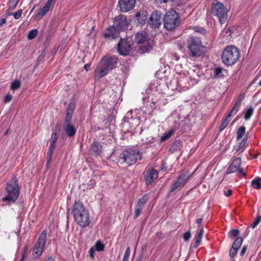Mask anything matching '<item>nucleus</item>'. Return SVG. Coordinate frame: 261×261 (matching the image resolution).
<instances>
[{"mask_svg":"<svg viewBox=\"0 0 261 261\" xmlns=\"http://www.w3.org/2000/svg\"><path fill=\"white\" fill-rule=\"evenodd\" d=\"M117 61L118 59L115 56L103 57L94 70V79L99 80L102 77L106 76L110 70L116 67Z\"/></svg>","mask_w":261,"mask_h":261,"instance_id":"1","label":"nucleus"},{"mask_svg":"<svg viewBox=\"0 0 261 261\" xmlns=\"http://www.w3.org/2000/svg\"><path fill=\"white\" fill-rule=\"evenodd\" d=\"M71 214L75 221L80 226L85 228L89 225L90 214L82 202L78 201L74 202Z\"/></svg>","mask_w":261,"mask_h":261,"instance_id":"2","label":"nucleus"},{"mask_svg":"<svg viewBox=\"0 0 261 261\" xmlns=\"http://www.w3.org/2000/svg\"><path fill=\"white\" fill-rule=\"evenodd\" d=\"M6 195L2 198L3 201L6 204H10L14 203L18 199L19 195V187L18 180L15 176H13L11 180L7 183Z\"/></svg>","mask_w":261,"mask_h":261,"instance_id":"3","label":"nucleus"},{"mask_svg":"<svg viewBox=\"0 0 261 261\" xmlns=\"http://www.w3.org/2000/svg\"><path fill=\"white\" fill-rule=\"evenodd\" d=\"M142 159V153L136 149H127L124 150L119 155L118 162L121 164L126 163L128 166L136 163Z\"/></svg>","mask_w":261,"mask_h":261,"instance_id":"4","label":"nucleus"},{"mask_svg":"<svg viewBox=\"0 0 261 261\" xmlns=\"http://www.w3.org/2000/svg\"><path fill=\"white\" fill-rule=\"evenodd\" d=\"M240 57V53L238 48L233 45H228L223 51L222 62L226 65H232L237 62Z\"/></svg>","mask_w":261,"mask_h":261,"instance_id":"5","label":"nucleus"},{"mask_svg":"<svg viewBox=\"0 0 261 261\" xmlns=\"http://www.w3.org/2000/svg\"><path fill=\"white\" fill-rule=\"evenodd\" d=\"M188 48L189 56L198 58L204 53V47L201 40L198 37H190L188 41Z\"/></svg>","mask_w":261,"mask_h":261,"instance_id":"6","label":"nucleus"},{"mask_svg":"<svg viewBox=\"0 0 261 261\" xmlns=\"http://www.w3.org/2000/svg\"><path fill=\"white\" fill-rule=\"evenodd\" d=\"M163 20L164 27L167 30L175 29L180 22V17L174 10L167 12L164 16Z\"/></svg>","mask_w":261,"mask_h":261,"instance_id":"7","label":"nucleus"},{"mask_svg":"<svg viewBox=\"0 0 261 261\" xmlns=\"http://www.w3.org/2000/svg\"><path fill=\"white\" fill-rule=\"evenodd\" d=\"M212 13L217 16L220 23L222 24L225 23L228 17V11L223 4L217 1H215L212 6Z\"/></svg>","mask_w":261,"mask_h":261,"instance_id":"8","label":"nucleus"},{"mask_svg":"<svg viewBox=\"0 0 261 261\" xmlns=\"http://www.w3.org/2000/svg\"><path fill=\"white\" fill-rule=\"evenodd\" d=\"M46 231L43 230L40 234L32 252V255L35 259L40 257L42 254L46 241Z\"/></svg>","mask_w":261,"mask_h":261,"instance_id":"9","label":"nucleus"},{"mask_svg":"<svg viewBox=\"0 0 261 261\" xmlns=\"http://www.w3.org/2000/svg\"><path fill=\"white\" fill-rule=\"evenodd\" d=\"M148 36L147 33L145 32H141L140 33H138L135 35V38L134 41L136 43L138 44H143L139 46V49L142 53L148 52L149 51L151 48H152L151 45L149 44L147 42L145 43V42L148 40Z\"/></svg>","mask_w":261,"mask_h":261,"instance_id":"10","label":"nucleus"},{"mask_svg":"<svg viewBox=\"0 0 261 261\" xmlns=\"http://www.w3.org/2000/svg\"><path fill=\"white\" fill-rule=\"evenodd\" d=\"M129 24V22L126 17L121 15L116 17L114 18L113 25L119 32L126 30Z\"/></svg>","mask_w":261,"mask_h":261,"instance_id":"11","label":"nucleus"},{"mask_svg":"<svg viewBox=\"0 0 261 261\" xmlns=\"http://www.w3.org/2000/svg\"><path fill=\"white\" fill-rule=\"evenodd\" d=\"M163 15L160 11H155L149 17L148 24L151 28H158L162 24Z\"/></svg>","mask_w":261,"mask_h":261,"instance_id":"12","label":"nucleus"},{"mask_svg":"<svg viewBox=\"0 0 261 261\" xmlns=\"http://www.w3.org/2000/svg\"><path fill=\"white\" fill-rule=\"evenodd\" d=\"M132 48L131 43L127 39H120L117 44V51L122 56L128 55Z\"/></svg>","mask_w":261,"mask_h":261,"instance_id":"13","label":"nucleus"},{"mask_svg":"<svg viewBox=\"0 0 261 261\" xmlns=\"http://www.w3.org/2000/svg\"><path fill=\"white\" fill-rule=\"evenodd\" d=\"M159 172L154 169L147 170L143 173L144 179L147 185H151L153 180L157 178Z\"/></svg>","mask_w":261,"mask_h":261,"instance_id":"14","label":"nucleus"},{"mask_svg":"<svg viewBox=\"0 0 261 261\" xmlns=\"http://www.w3.org/2000/svg\"><path fill=\"white\" fill-rule=\"evenodd\" d=\"M136 3V0H119L118 6L121 11L127 12L134 8Z\"/></svg>","mask_w":261,"mask_h":261,"instance_id":"15","label":"nucleus"},{"mask_svg":"<svg viewBox=\"0 0 261 261\" xmlns=\"http://www.w3.org/2000/svg\"><path fill=\"white\" fill-rule=\"evenodd\" d=\"M148 196L147 194L144 195L140 199H139L135 209L133 218L136 219L141 214L144 206L148 200Z\"/></svg>","mask_w":261,"mask_h":261,"instance_id":"16","label":"nucleus"},{"mask_svg":"<svg viewBox=\"0 0 261 261\" xmlns=\"http://www.w3.org/2000/svg\"><path fill=\"white\" fill-rule=\"evenodd\" d=\"M189 177L186 174H182L179 176L177 180L171 186L170 193L173 192L179 187L184 185L189 179Z\"/></svg>","mask_w":261,"mask_h":261,"instance_id":"17","label":"nucleus"},{"mask_svg":"<svg viewBox=\"0 0 261 261\" xmlns=\"http://www.w3.org/2000/svg\"><path fill=\"white\" fill-rule=\"evenodd\" d=\"M119 32L113 25L108 28L103 32L104 37L109 40H113L119 37Z\"/></svg>","mask_w":261,"mask_h":261,"instance_id":"18","label":"nucleus"},{"mask_svg":"<svg viewBox=\"0 0 261 261\" xmlns=\"http://www.w3.org/2000/svg\"><path fill=\"white\" fill-rule=\"evenodd\" d=\"M242 243L243 239L242 238L239 237L235 240L229 250V256L231 258H233L236 256L238 250L241 246Z\"/></svg>","mask_w":261,"mask_h":261,"instance_id":"19","label":"nucleus"},{"mask_svg":"<svg viewBox=\"0 0 261 261\" xmlns=\"http://www.w3.org/2000/svg\"><path fill=\"white\" fill-rule=\"evenodd\" d=\"M241 164V158H237L235 159L232 164L229 166L227 170L226 174H230L232 173H234L238 171L239 168L240 167Z\"/></svg>","mask_w":261,"mask_h":261,"instance_id":"20","label":"nucleus"},{"mask_svg":"<svg viewBox=\"0 0 261 261\" xmlns=\"http://www.w3.org/2000/svg\"><path fill=\"white\" fill-rule=\"evenodd\" d=\"M63 128L68 137H73L75 136L76 130L72 124H64Z\"/></svg>","mask_w":261,"mask_h":261,"instance_id":"21","label":"nucleus"},{"mask_svg":"<svg viewBox=\"0 0 261 261\" xmlns=\"http://www.w3.org/2000/svg\"><path fill=\"white\" fill-rule=\"evenodd\" d=\"M91 151L94 155H98L102 152V145L98 142H94L91 146Z\"/></svg>","mask_w":261,"mask_h":261,"instance_id":"22","label":"nucleus"},{"mask_svg":"<svg viewBox=\"0 0 261 261\" xmlns=\"http://www.w3.org/2000/svg\"><path fill=\"white\" fill-rule=\"evenodd\" d=\"M251 186L254 189H260L261 188V177H256L252 180Z\"/></svg>","mask_w":261,"mask_h":261,"instance_id":"23","label":"nucleus"},{"mask_svg":"<svg viewBox=\"0 0 261 261\" xmlns=\"http://www.w3.org/2000/svg\"><path fill=\"white\" fill-rule=\"evenodd\" d=\"M49 10V9L44 6L43 7L40 9L39 12L36 15V19L37 20H40L42 18V17L47 13V12Z\"/></svg>","mask_w":261,"mask_h":261,"instance_id":"24","label":"nucleus"},{"mask_svg":"<svg viewBox=\"0 0 261 261\" xmlns=\"http://www.w3.org/2000/svg\"><path fill=\"white\" fill-rule=\"evenodd\" d=\"M231 120V118L229 117H227L226 116L225 118H223L222 120L221 123L220 124V127H219V131L222 132L225 128L227 127V126L228 125L230 121Z\"/></svg>","mask_w":261,"mask_h":261,"instance_id":"25","label":"nucleus"},{"mask_svg":"<svg viewBox=\"0 0 261 261\" xmlns=\"http://www.w3.org/2000/svg\"><path fill=\"white\" fill-rule=\"evenodd\" d=\"M175 130L174 129H171L167 132H165L163 136L161 138V141L162 142L166 141L170 138L172 135L174 134Z\"/></svg>","mask_w":261,"mask_h":261,"instance_id":"26","label":"nucleus"},{"mask_svg":"<svg viewBox=\"0 0 261 261\" xmlns=\"http://www.w3.org/2000/svg\"><path fill=\"white\" fill-rule=\"evenodd\" d=\"M247 141V137H246L243 138L241 141L238 143V145L234 146V148L236 151H239L242 149H244L245 144Z\"/></svg>","mask_w":261,"mask_h":261,"instance_id":"27","label":"nucleus"},{"mask_svg":"<svg viewBox=\"0 0 261 261\" xmlns=\"http://www.w3.org/2000/svg\"><path fill=\"white\" fill-rule=\"evenodd\" d=\"M246 128L244 126L240 127L237 133V139L238 140L241 139L245 135Z\"/></svg>","mask_w":261,"mask_h":261,"instance_id":"28","label":"nucleus"},{"mask_svg":"<svg viewBox=\"0 0 261 261\" xmlns=\"http://www.w3.org/2000/svg\"><path fill=\"white\" fill-rule=\"evenodd\" d=\"M254 109L252 106H250L247 110L245 111L244 119L246 120H249L253 113Z\"/></svg>","mask_w":261,"mask_h":261,"instance_id":"29","label":"nucleus"},{"mask_svg":"<svg viewBox=\"0 0 261 261\" xmlns=\"http://www.w3.org/2000/svg\"><path fill=\"white\" fill-rule=\"evenodd\" d=\"M182 146V142L180 140H176L171 145V149L174 150H179L181 146Z\"/></svg>","mask_w":261,"mask_h":261,"instance_id":"30","label":"nucleus"},{"mask_svg":"<svg viewBox=\"0 0 261 261\" xmlns=\"http://www.w3.org/2000/svg\"><path fill=\"white\" fill-rule=\"evenodd\" d=\"M94 248L97 251H101L105 249V245L101 242V241L98 240L96 242Z\"/></svg>","mask_w":261,"mask_h":261,"instance_id":"31","label":"nucleus"},{"mask_svg":"<svg viewBox=\"0 0 261 261\" xmlns=\"http://www.w3.org/2000/svg\"><path fill=\"white\" fill-rule=\"evenodd\" d=\"M19 0H10L8 2L9 10L12 11L17 6Z\"/></svg>","mask_w":261,"mask_h":261,"instance_id":"32","label":"nucleus"},{"mask_svg":"<svg viewBox=\"0 0 261 261\" xmlns=\"http://www.w3.org/2000/svg\"><path fill=\"white\" fill-rule=\"evenodd\" d=\"M21 85V83L19 80H15L13 81L11 85V89L15 90L18 89Z\"/></svg>","mask_w":261,"mask_h":261,"instance_id":"33","label":"nucleus"},{"mask_svg":"<svg viewBox=\"0 0 261 261\" xmlns=\"http://www.w3.org/2000/svg\"><path fill=\"white\" fill-rule=\"evenodd\" d=\"M72 114L73 113L66 112V116L64 119V124H71V121Z\"/></svg>","mask_w":261,"mask_h":261,"instance_id":"34","label":"nucleus"},{"mask_svg":"<svg viewBox=\"0 0 261 261\" xmlns=\"http://www.w3.org/2000/svg\"><path fill=\"white\" fill-rule=\"evenodd\" d=\"M38 30L36 29L30 31L28 35V38L30 40L34 39L38 34Z\"/></svg>","mask_w":261,"mask_h":261,"instance_id":"35","label":"nucleus"},{"mask_svg":"<svg viewBox=\"0 0 261 261\" xmlns=\"http://www.w3.org/2000/svg\"><path fill=\"white\" fill-rule=\"evenodd\" d=\"M222 69L221 67H217L214 69V76L215 77H220L222 76Z\"/></svg>","mask_w":261,"mask_h":261,"instance_id":"36","label":"nucleus"},{"mask_svg":"<svg viewBox=\"0 0 261 261\" xmlns=\"http://www.w3.org/2000/svg\"><path fill=\"white\" fill-rule=\"evenodd\" d=\"M75 106L74 103L73 101H70L68 104V107H67L66 112L73 113V111L75 109Z\"/></svg>","mask_w":261,"mask_h":261,"instance_id":"37","label":"nucleus"},{"mask_svg":"<svg viewBox=\"0 0 261 261\" xmlns=\"http://www.w3.org/2000/svg\"><path fill=\"white\" fill-rule=\"evenodd\" d=\"M260 220H261V216H258L257 217H256L255 218L254 221L251 225V226L250 227H251L252 228H253V229L255 228L256 227V226L259 223V222H260Z\"/></svg>","mask_w":261,"mask_h":261,"instance_id":"38","label":"nucleus"},{"mask_svg":"<svg viewBox=\"0 0 261 261\" xmlns=\"http://www.w3.org/2000/svg\"><path fill=\"white\" fill-rule=\"evenodd\" d=\"M239 110V108L236 106H233V107L231 109L229 114L227 115V117H229L231 118V116L234 115Z\"/></svg>","mask_w":261,"mask_h":261,"instance_id":"39","label":"nucleus"},{"mask_svg":"<svg viewBox=\"0 0 261 261\" xmlns=\"http://www.w3.org/2000/svg\"><path fill=\"white\" fill-rule=\"evenodd\" d=\"M54 151L52 150H48L47 153V156L46 159L47 160V162L46 163V166H49L51 160H52V155L53 154Z\"/></svg>","mask_w":261,"mask_h":261,"instance_id":"40","label":"nucleus"},{"mask_svg":"<svg viewBox=\"0 0 261 261\" xmlns=\"http://www.w3.org/2000/svg\"><path fill=\"white\" fill-rule=\"evenodd\" d=\"M202 236L197 234L196 236V241L194 245V248H197L200 244Z\"/></svg>","mask_w":261,"mask_h":261,"instance_id":"41","label":"nucleus"},{"mask_svg":"<svg viewBox=\"0 0 261 261\" xmlns=\"http://www.w3.org/2000/svg\"><path fill=\"white\" fill-rule=\"evenodd\" d=\"M239 234V230L236 229H232L230 232V237H237Z\"/></svg>","mask_w":261,"mask_h":261,"instance_id":"42","label":"nucleus"},{"mask_svg":"<svg viewBox=\"0 0 261 261\" xmlns=\"http://www.w3.org/2000/svg\"><path fill=\"white\" fill-rule=\"evenodd\" d=\"M22 9H19L16 12H15L13 14V15L14 16V17L16 19H19L22 14Z\"/></svg>","mask_w":261,"mask_h":261,"instance_id":"43","label":"nucleus"},{"mask_svg":"<svg viewBox=\"0 0 261 261\" xmlns=\"http://www.w3.org/2000/svg\"><path fill=\"white\" fill-rule=\"evenodd\" d=\"M58 139V135L57 132H53L51 136V143L55 144Z\"/></svg>","mask_w":261,"mask_h":261,"instance_id":"44","label":"nucleus"},{"mask_svg":"<svg viewBox=\"0 0 261 261\" xmlns=\"http://www.w3.org/2000/svg\"><path fill=\"white\" fill-rule=\"evenodd\" d=\"M191 237V232L190 231H187L184 234V239L185 241H188Z\"/></svg>","mask_w":261,"mask_h":261,"instance_id":"45","label":"nucleus"},{"mask_svg":"<svg viewBox=\"0 0 261 261\" xmlns=\"http://www.w3.org/2000/svg\"><path fill=\"white\" fill-rule=\"evenodd\" d=\"M95 251L96 250L94 249V247H91L89 251V256L92 259H93L94 257Z\"/></svg>","mask_w":261,"mask_h":261,"instance_id":"46","label":"nucleus"},{"mask_svg":"<svg viewBox=\"0 0 261 261\" xmlns=\"http://www.w3.org/2000/svg\"><path fill=\"white\" fill-rule=\"evenodd\" d=\"M12 96L10 94H8L5 97L4 102L5 103L9 102L12 100Z\"/></svg>","mask_w":261,"mask_h":261,"instance_id":"47","label":"nucleus"},{"mask_svg":"<svg viewBox=\"0 0 261 261\" xmlns=\"http://www.w3.org/2000/svg\"><path fill=\"white\" fill-rule=\"evenodd\" d=\"M54 2L55 0H48L44 6L49 9L50 7L52 5V4L54 3Z\"/></svg>","mask_w":261,"mask_h":261,"instance_id":"48","label":"nucleus"},{"mask_svg":"<svg viewBox=\"0 0 261 261\" xmlns=\"http://www.w3.org/2000/svg\"><path fill=\"white\" fill-rule=\"evenodd\" d=\"M232 190H230V189H229V190H224V195L226 196V197H228L229 196H230L232 194Z\"/></svg>","mask_w":261,"mask_h":261,"instance_id":"49","label":"nucleus"},{"mask_svg":"<svg viewBox=\"0 0 261 261\" xmlns=\"http://www.w3.org/2000/svg\"><path fill=\"white\" fill-rule=\"evenodd\" d=\"M247 248L246 246H244L243 247V248H242L241 251L240 252V256H243L245 254V253L246 251Z\"/></svg>","mask_w":261,"mask_h":261,"instance_id":"50","label":"nucleus"},{"mask_svg":"<svg viewBox=\"0 0 261 261\" xmlns=\"http://www.w3.org/2000/svg\"><path fill=\"white\" fill-rule=\"evenodd\" d=\"M242 98L238 99V100L236 102V104L234 105V106H236L237 107L239 108V107L241 105V103L242 102Z\"/></svg>","mask_w":261,"mask_h":261,"instance_id":"51","label":"nucleus"},{"mask_svg":"<svg viewBox=\"0 0 261 261\" xmlns=\"http://www.w3.org/2000/svg\"><path fill=\"white\" fill-rule=\"evenodd\" d=\"M124 255L125 256H129V255H130V247H128L126 248Z\"/></svg>","mask_w":261,"mask_h":261,"instance_id":"52","label":"nucleus"},{"mask_svg":"<svg viewBox=\"0 0 261 261\" xmlns=\"http://www.w3.org/2000/svg\"><path fill=\"white\" fill-rule=\"evenodd\" d=\"M90 66H91V63L86 64L84 66V69L86 71H89L90 70Z\"/></svg>","mask_w":261,"mask_h":261,"instance_id":"53","label":"nucleus"},{"mask_svg":"<svg viewBox=\"0 0 261 261\" xmlns=\"http://www.w3.org/2000/svg\"><path fill=\"white\" fill-rule=\"evenodd\" d=\"M238 171H239V172L241 174H242L243 176H245L246 175V173L244 171V170L243 168H240V167L239 168V169L238 170Z\"/></svg>","mask_w":261,"mask_h":261,"instance_id":"54","label":"nucleus"},{"mask_svg":"<svg viewBox=\"0 0 261 261\" xmlns=\"http://www.w3.org/2000/svg\"><path fill=\"white\" fill-rule=\"evenodd\" d=\"M55 144L51 143L50 144V146H49L48 150H52V151H54V149H55Z\"/></svg>","mask_w":261,"mask_h":261,"instance_id":"55","label":"nucleus"},{"mask_svg":"<svg viewBox=\"0 0 261 261\" xmlns=\"http://www.w3.org/2000/svg\"><path fill=\"white\" fill-rule=\"evenodd\" d=\"M136 17L138 18V20L139 21L140 23H143V21L140 18L141 17V13L140 12H138L136 14Z\"/></svg>","mask_w":261,"mask_h":261,"instance_id":"56","label":"nucleus"},{"mask_svg":"<svg viewBox=\"0 0 261 261\" xmlns=\"http://www.w3.org/2000/svg\"><path fill=\"white\" fill-rule=\"evenodd\" d=\"M43 59L44 56L43 55L39 56L37 59V62L38 63V64H39L40 62L42 61Z\"/></svg>","mask_w":261,"mask_h":261,"instance_id":"57","label":"nucleus"},{"mask_svg":"<svg viewBox=\"0 0 261 261\" xmlns=\"http://www.w3.org/2000/svg\"><path fill=\"white\" fill-rule=\"evenodd\" d=\"M6 22L5 18H2L0 19V26H2Z\"/></svg>","mask_w":261,"mask_h":261,"instance_id":"58","label":"nucleus"},{"mask_svg":"<svg viewBox=\"0 0 261 261\" xmlns=\"http://www.w3.org/2000/svg\"><path fill=\"white\" fill-rule=\"evenodd\" d=\"M203 221V219L202 218H199L196 220V222L199 225L201 224Z\"/></svg>","mask_w":261,"mask_h":261,"instance_id":"59","label":"nucleus"},{"mask_svg":"<svg viewBox=\"0 0 261 261\" xmlns=\"http://www.w3.org/2000/svg\"><path fill=\"white\" fill-rule=\"evenodd\" d=\"M203 233H204V230H203V227H202L200 228V231L199 232L198 234L203 236Z\"/></svg>","mask_w":261,"mask_h":261,"instance_id":"60","label":"nucleus"},{"mask_svg":"<svg viewBox=\"0 0 261 261\" xmlns=\"http://www.w3.org/2000/svg\"><path fill=\"white\" fill-rule=\"evenodd\" d=\"M129 256L124 255L122 261H128Z\"/></svg>","mask_w":261,"mask_h":261,"instance_id":"61","label":"nucleus"},{"mask_svg":"<svg viewBox=\"0 0 261 261\" xmlns=\"http://www.w3.org/2000/svg\"><path fill=\"white\" fill-rule=\"evenodd\" d=\"M59 130H60L59 126L58 124H57V125L55 127V130H56L55 132H56L57 131H59Z\"/></svg>","mask_w":261,"mask_h":261,"instance_id":"62","label":"nucleus"},{"mask_svg":"<svg viewBox=\"0 0 261 261\" xmlns=\"http://www.w3.org/2000/svg\"><path fill=\"white\" fill-rule=\"evenodd\" d=\"M46 261H55V260L53 258L49 257L47 259Z\"/></svg>","mask_w":261,"mask_h":261,"instance_id":"63","label":"nucleus"},{"mask_svg":"<svg viewBox=\"0 0 261 261\" xmlns=\"http://www.w3.org/2000/svg\"><path fill=\"white\" fill-rule=\"evenodd\" d=\"M166 169V167L164 165H162V168H161V170H165Z\"/></svg>","mask_w":261,"mask_h":261,"instance_id":"64","label":"nucleus"}]
</instances>
